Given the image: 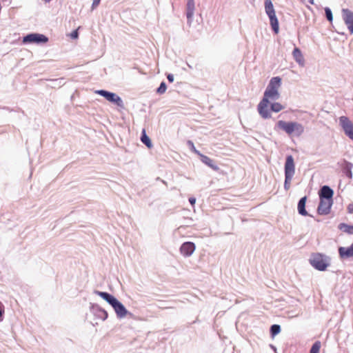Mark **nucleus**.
Returning <instances> with one entry per match:
<instances>
[{
  "label": "nucleus",
  "mask_w": 353,
  "mask_h": 353,
  "mask_svg": "<svg viewBox=\"0 0 353 353\" xmlns=\"http://www.w3.org/2000/svg\"><path fill=\"white\" fill-rule=\"evenodd\" d=\"M281 79L275 77L271 79L264 92L262 100L258 104L259 114L263 119H270L272 117L269 110L270 100L275 101L280 97L279 89L281 87Z\"/></svg>",
  "instance_id": "obj_1"
},
{
  "label": "nucleus",
  "mask_w": 353,
  "mask_h": 353,
  "mask_svg": "<svg viewBox=\"0 0 353 353\" xmlns=\"http://www.w3.org/2000/svg\"><path fill=\"white\" fill-rule=\"evenodd\" d=\"M95 293L101 296L102 299L108 302L114 308L117 315L119 318H123L126 316L128 311L116 298L108 292L96 291Z\"/></svg>",
  "instance_id": "obj_2"
},
{
  "label": "nucleus",
  "mask_w": 353,
  "mask_h": 353,
  "mask_svg": "<svg viewBox=\"0 0 353 353\" xmlns=\"http://www.w3.org/2000/svg\"><path fill=\"white\" fill-rule=\"evenodd\" d=\"M276 125L290 136L300 137L304 132L303 125L297 122L279 121Z\"/></svg>",
  "instance_id": "obj_3"
},
{
  "label": "nucleus",
  "mask_w": 353,
  "mask_h": 353,
  "mask_svg": "<svg viewBox=\"0 0 353 353\" xmlns=\"http://www.w3.org/2000/svg\"><path fill=\"white\" fill-rule=\"evenodd\" d=\"M310 264L316 270L324 271L329 266L327 258L321 253H314L310 259Z\"/></svg>",
  "instance_id": "obj_4"
},
{
  "label": "nucleus",
  "mask_w": 353,
  "mask_h": 353,
  "mask_svg": "<svg viewBox=\"0 0 353 353\" xmlns=\"http://www.w3.org/2000/svg\"><path fill=\"white\" fill-rule=\"evenodd\" d=\"M48 38L42 34L32 33L23 38V43H46Z\"/></svg>",
  "instance_id": "obj_5"
},
{
  "label": "nucleus",
  "mask_w": 353,
  "mask_h": 353,
  "mask_svg": "<svg viewBox=\"0 0 353 353\" xmlns=\"http://www.w3.org/2000/svg\"><path fill=\"white\" fill-rule=\"evenodd\" d=\"M96 93L99 94L101 96H103L105 98L106 100H108L110 102L115 103L119 107L123 108V103L122 99L115 93L110 92L106 90H100L96 91Z\"/></svg>",
  "instance_id": "obj_6"
},
{
  "label": "nucleus",
  "mask_w": 353,
  "mask_h": 353,
  "mask_svg": "<svg viewBox=\"0 0 353 353\" xmlns=\"http://www.w3.org/2000/svg\"><path fill=\"white\" fill-rule=\"evenodd\" d=\"M339 123L345 134L353 141V123L348 117L342 116L339 117Z\"/></svg>",
  "instance_id": "obj_7"
},
{
  "label": "nucleus",
  "mask_w": 353,
  "mask_h": 353,
  "mask_svg": "<svg viewBox=\"0 0 353 353\" xmlns=\"http://www.w3.org/2000/svg\"><path fill=\"white\" fill-rule=\"evenodd\" d=\"M332 205V200L320 199V203L317 208V212L321 215L328 214Z\"/></svg>",
  "instance_id": "obj_8"
},
{
  "label": "nucleus",
  "mask_w": 353,
  "mask_h": 353,
  "mask_svg": "<svg viewBox=\"0 0 353 353\" xmlns=\"http://www.w3.org/2000/svg\"><path fill=\"white\" fill-rule=\"evenodd\" d=\"M295 173V164L293 157L289 155L286 157L285 163V176L293 177Z\"/></svg>",
  "instance_id": "obj_9"
},
{
  "label": "nucleus",
  "mask_w": 353,
  "mask_h": 353,
  "mask_svg": "<svg viewBox=\"0 0 353 353\" xmlns=\"http://www.w3.org/2000/svg\"><path fill=\"white\" fill-rule=\"evenodd\" d=\"M265 8L266 14L269 17L270 22H279L271 0H265Z\"/></svg>",
  "instance_id": "obj_10"
},
{
  "label": "nucleus",
  "mask_w": 353,
  "mask_h": 353,
  "mask_svg": "<svg viewBox=\"0 0 353 353\" xmlns=\"http://www.w3.org/2000/svg\"><path fill=\"white\" fill-rule=\"evenodd\" d=\"M195 249V244L192 242L188 241L181 245L180 252L184 256H190L194 252Z\"/></svg>",
  "instance_id": "obj_11"
},
{
  "label": "nucleus",
  "mask_w": 353,
  "mask_h": 353,
  "mask_svg": "<svg viewBox=\"0 0 353 353\" xmlns=\"http://www.w3.org/2000/svg\"><path fill=\"white\" fill-rule=\"evenodd\" d=\"M340 166L343 170V172L349 178H352V168H353V165L351 163H349L346 160H343L340 163Z\"/></svg>",
  "instance_id": "obj_12"
},
{
  "label": "nucleus",
  "mask_w": 353,
  "mask_h": 353,
  "mask_svg": "<svg viewBox=\"0 0 353 353\" xmlns=\"http://www.w3.org/2000/svg\"><path fill=\"white\" fill-rule=\"evenodd\" d=\"M195 10V3L194 0H187V4H186V17L188 19V22H189Z\"/></svg>",
  "instance_id": "obj_13"
},
{
  "label": "nucleus",
  "mask_w": 353,
  "mask_h": 353,
  "mask_svg": "<svg viewBox=\"0 0 353 353\" xmlns=\"http://www.w3.org/2000/svg\"><path fill=\"white\" fill-rule=\"evenodd\" d=\"M333 194L334 192L330 187L324 185L320 190L319 197L320 199L323 198L324 199L332 200Z\"/></svg>",
  "instance_id": "obj_14"
},
{
  "label": "nucleus",
  "mask_w": 353,
  "mask_h": 353,
  "mask_svg": "<svg viewBox=\"0 0 353 353\" xmlns=\"http://www.w3.org/2000/svg\"><path fill=\"white\" fill-rule=\"evenodd\" d=\"M199 157L201 158V161L203 163H205V165L210 167L211 168H212L214 170H219L218 166L214 163V161L212 159H211L210 157H208L203 154H201L199 155Z\"/></svg>",
  "instance_id": "obj_15"
},
{
  "label": "nucleus",
  "mask_w": 353,
  "mask_h": 353,
  "mask_svg": "<svg viewBox=\"0 0 353 353\" xmlns=\"http://www.w3.org/2000/svg\"><path fill=\"white\" fill-rule=\"evenodd\" d=\"M341 13L344 22H353V12L347 8H343Z\"/></svg>",
  "instance_id": "obj_16"
},
{
  "label": "nucleus",
  "mask_w": 353,
  "mask_h": 353,
  "mask_svg": "<svg viewBox=\"0 0 353 353\" xmlns=\"http://www.w3.org/2000/svg\"><path fill=\"white\" fill-rule=\"evenodd\" d=\"M307 197L303 196L301 198L298 203V211L299 213L303 216L307 215V212L305 210V203H306Z\"/></svg>",
  "instance_id": "obj_17"
},
{
  "label": "nucleus",
  "mask_w": 353,
  "mask_h": 353,
  "mask_svg": "<svg viewBox=\"0 0 353 353\" xmlns=\"http://www.w3.org/2000/svg\"><path fill=\"white\" fill-rule=\"evenodd\" d=\"M292 54L296 62H298L301 65L303 64L304 59L301 50L298 48H294Z\"/></svg>",
  "instance_id": "obj_18"
},
{
  "label": "nucleus",
  "mask_w": 353,
  "mask_h": 353,
  "mask_svg": "<svg viewBox=\"0 0 353 353\" xmlns=\"http://www.w3.org/2000/svg\"><path fill=\"white\" fill-rule=\"evenodd\" d=\"M141 140L148 148H151L152 147V142L150 138L147 136L145 129L142 130Z\"/></svg>",
  "instance_id": "obj_19"
},
{
  "label": "nucleus",
  "mask_w": 353,
  "mask_h": 353,
  "mask_svg": "<svg viewBox=\"0 0 353 353\" xmlns=\"http://www.w3.org/2000/svg\"><path fill=\"white\" fill-rule=\"evenodd\" d=\"M333 29L339 34H347V26L344 25H338L336 23V26H333Z\"/></svg>",
  "instance_id": "obj_20"
},
{
  "label": "nucleus",
  "mask_w": 353,
  "mask_h": 353,
  "mask_svg": "<svg viewBox=\"0 0 353 353\" xmlns=\"http://www.w3.org/2000/svg\"><path fill=\"white\" fill-rule=\"evenodd\" d=\"M284 109V106L282 105L280 103H273L272 104H269V110L271 112H279Z\"/></svg>",
  "instance_id": "obj_21"
},
{
  "label": "nucleus",
  "mask_w": 353,
  "mask_h": 353,
  "mask_svg": "<svg viewBox=\"0 0 353 353\" xmlns=\"http://www.w3.org/2000/svg\"><path fill=\"white\" fill-rule=\"evenodd\" d=\"M339 228L347 234H353V225H349L343 223L339 225Z\"/></svg>",
  "instance_id": "obj_22"
},
{
  "label": "nucleus",
  "mask_w": 353,
  "mask_h": 353,
  "mask_svg": "<svg viewBox=\"0 0 353 353\" xmlns=\"http://www.w3.org/2000/svg\"><path fill=\"white\" fill-rule=\"evenodd\" d=\"M325 15L328 21V22H333V14L331 9L328 7H325Z\"/></svg>",
  "instance_id": "obj_23"
},
{
  "label": "nucleus",
  "mask_w": 353,
  "mask_h": 353,
  "mask_svg": "<svg viewBox=\"0 0 353 353\" xmlns=\"http://www.w3.org/2000/svg\"><path fill=\"white\" fill-rule=\"evenodd\" d=\"M321 348V343L319 341L315 342L310 351V353H319Z\"/></svg>",
  "instance_id": "obj_24"
},
{
  "label": "nucleus",
  "mask_w": 353,
  "mask_h": 353,
  "mask_svg": "<svg viewBox=\"0 0 353 353\" xmlns=\"http://www.w3.org/2000/svg\"><path fill=\"white\" fill-rule=\"evenodd\" d=\"M281 331V327L279 325H273L271 326L270 332L271 334L274 336L278 334Z\"/></svg>",
  "instance_id": "obj_25"
},
{
  "label": "nucleus",
  "mask_w": 353,
  "mask_h": 353,
  "mask_svg": "<svg viewBox=\"0 0 353 353\" xmlns=\"http://www.w3.org/2000/svg\"><path fill=\"white\" fill-rule=\"evenodd\" d=\"M167 90V86L165 82H161L160 86L157 88V92L159 94H164Z\"/></svg>",
  "instance_id": "obj_26"
},
{
  "label": "nucleus",
  "mask_w": 353,
  "mask_h": 353,
  "mask_svg": "<svg viewBox=\"0 0 353 353\" xmlns=\"http://www.w3.org/2000/svg\"><path fill=\"white\" fill-rule=\"evenodd\" d=\"M293 177L285 176L284 188L288 190L290 188L291 181Z\"/></svg>",
  "instance_id": "obj_27"
},
{
  "label": "nucleus",
  "mask_w": 353,
  "mask_h": 353,
  "mask_svg": "<svg viewBox=\"0 0 353 353\" xmlns=\"http://www.w3.org/2000/svg\"><path fill=\"white\" fill-rule=\"evenodd\" d=\"M188 145L190 147V148H191L192 151L194 153L196 154H197V155H199V156L201 154L199 150H197L195 148L194 145V143H193V142H192V141H188Z\"/></svg>",
  "instance_id": "obj_28"
},
{
  "label": "nucleus",
  "mask_w": 353,
  "mask_h": 353,
  "mask_svg": "<svg viewBox=\"0 0 353 353\" xmlns=\"http://www.w3.org/2000/svg\"><path fill=\"white\" fill-rule=\"evenodd\" d=\"M338 25L347 26V33L352 34L353 33V23H337Z\"/></svg>",
  "instance_id": "obj_29"
},
{
  "label": "nucleus",
  "mask_w": 353,
  "mask_h": 353,
  "mask_svg": "<svg viewBox=\"0 0 353 353\" xmlns=\"http://www.w3.org/2000/svg\"><path fill=\"white\" fill-rule=\"evenodd\" d=\"M70 37L72 39H75L78 37V29L72 31L70 34Z\"/></svg>",
  "instance_id": "obj_30"
},
{
  "label": "nucleus",
  "mask_w": 353,
  "mask_h": 353,
  "mask_svg": "<svg viewBox=\"0 0 353 353\" xmlns=\"http://www.w3.org/2000/svg\"><path fill=\"white\" fill-rule=\"evenodd\" d=\"M272 28L274 30V32L277 34L279 32V23H271Z\"/></svg>",
  "instance_id": "obj_31"
},
{
  "label": "nucleus",
  "mask_w": 353,
  "mask_h": 353,
  "mask_svg": "<svg viewBox=\"0 0 353 353\" xmlns=\"http://www.w3.org/2000/svg\"><path fill=\"white\" fill-rule=\"evenodd\" d=\"M101 0H93L92 4V9L96 8L100 3Z\"/></svg>",
  "instance_id": "obj_32"
},
{
  "label": "nucleus",
  "mask_w": 353,
  "mask_h": 353,
  "mask_svg": "<svg viewBox=\"0 0 353 353\" xmlns=\"http://www.w3.org/2000/svg\"><path fill=\"white\" fill-rule=\"evenodd\" d=\"M347 210L350 214H353V203H350L347 207Z\"/></svg>",
  "instance_id": "obj_33"
},
{
  "label": "nucleus",
  "mask_w": 353,
  "mask_h": 353,
  "mask_svg": "<svg viewBox=\"0 0 353 353\" xmlns=\"http://www.w3.org/2000/svg\"><path fill=\"white\" fill-rule=\"evenodd\" d=\"M167 78H168V80L169 81V82L172 83L174 81V77L172 74H169L167 76Z\"/></svg>",
  "instance_id": "obj_34"
},
{
  "label": "nucleus",
  "mask_w": 353,
  "mask_h": 353,
  "mask_svg": "<svg viewBox=\"0 0 353 353\" xmlns=\"http://www.w3.org/2000/svg\"><path fill=\"white\" fill-rule=\"evenodd\" d=\"M4 312V310H3V305L0 303V318L2 316Z\"/></svg>",
  "instance_id": "obj_35"
},
{
  "label": "nucleus",
  "mask_w": 353,
  "mask_h": 353,
  "mask_svg": "<svg viewBox=\"0 0 353 353\" xmlns=\"http://www.w3.org/2000/svg\"><path fill=\"white\" fill-rule=\"evenodd\" d=\"M189 201L193 205H194V203L196 202V199H195V198L191 197L189 199Z\"/></svg>",
  "instance_id": "obj_36"
},
{
  "label": "nucleus",
  "mask_w": 353,
  "mask_h": 353,
  "mask_svg": "<svg viewBox=\"0 0 353 353\" xmlns=\"http://www.w3.org/2000/svg\"><path fill=\"white\" fill-rule=\"evenodd\" d=\"M314 0H308V2L311 4H314Z\"/></svg>",
  "instance_id": "obj_37"
},
{
  "label": "nucleus",
  "mask_w": 353,
  "mask_h": 353,
  "mask_svg": "<svg viewBox=\"0 0 353 353\" xmlns=\"http://www.w3.org/2000/svg\"><path fill=\"white\" fill-rule=\"evenodd\" d=\"M51 1H52V0H44V1H45L46 3H49V2H50Z\"/></svg>",
  "instance_id": "obj_38"
}]
</instances>
